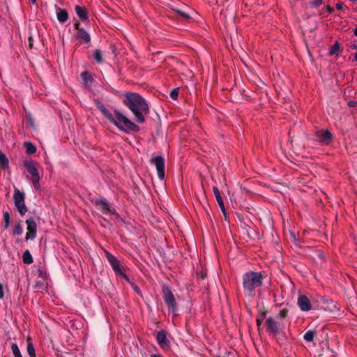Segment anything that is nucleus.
Returning <instances> with one entry per match:
<instances>
[{
  "label": "nucleus",
  "mask_w": 357,
  "mask_h": 357,
  "mask_svg": "<svg viewBox=\"0 0 357 357\" xmlns=\"http://www.w3.org/2000/svg\"><path fill=\"white\" fill-rule=\"evenodd\" d=\"M123 103L132 112L137 122L144 123V115L149 114V107L140 95L136 93H126Z\"/></svg>",
  "instance_id": "1"
},
{
  "label": "nucleus",
  "mask_w": 357,
  "mask_h": 357,
  "mask_svg": "<svg viewBox=\"0 0 357 357\" xmlns=\"http://www.w3.org/2000/svg\"><path fill=\"white\" fill-rule=\"evenodd\" d=\"M98 108L103 115L121 131L128 132L129 131H138L139 130L138 126L129 120L119 111L110 112L103 105Z\"/></svg>",
  "instance_id": "2"
},
{
  "label": "nucleus",
  "mask_w": 357,
  "mask_h": 357,
  "mask_svg": "<svg viewBox=\"0 0 357 357\" xmlns=\"http://www.w3.org/2000/svg\"><path fill=\"white\" fill-rule=\"evenodd\" d=\"M264 277L259 272L250 271L243 275V288L245 294L252 295L254 291L261 286Z\"/></svg>",
  "instance_id": "3"
},
{
  "label": "nucleus",
  "mask_w": 357,
  "mask_h": 357,
  "mask_svg": "<svg viewBox=\"0 0 357 357\" xmlns=\"http://www.w3.org/2000/svg\"><path fill=\"white\" fill-rule=\"evenodd\" d=\"M24 166L29 174L31 176V181L33 188L37 190H40V176L38 170V164L33 160H30L24 162Z\"/></svg>",
  "instance_id": "4"
},
{
  "label": "nucleus",
  "mask_w": 357,
  "mask_h": 357,
  "mask_svg": "<svg viewBox=\"0 0 357 357\" xmlns=\"http://www.w3.org/2000/svg\"><path fill=\"white\" fill-rule=\"evenodd\" d=\"M162 294L169 312L174 316H176L177 303L171 289L169 287L164 285L162 287Z\"/></svg>",
  "instance_id": "5"
},
{
  "label": "nucleus",
  "mask_w": 357,
  "mask_h": 357,
  "mask_svg": "<svg viewBox=\"0 0 357 357\" xmlns=\"http://www.w3.org/2000/svg\"><path fill=\"white\" fill-rule=\"evenodd\" d=\"M14 203L17 211L21 215H24L27 211V208L24 204V194L17 189L14 191Z\"/></svg>",
  "instance_id": "6"
},
{
  "label": "nucleus",
  "mask_w": 357,
  "mask_h": 357,
  "mask_svg": "<svg viewBox=\"0 0 357 357\" xmlns=\"http://www.w3.org/2000/svg\"><path fill=\"white\" fill-rule=\"evenodd\" d=\"M105 256L114 271L116 273L122 275L127 281H129L128 276L126 275L123 271V267L121 265L120 261L116 259V257L109 252H105Z\"/></svg>",
  "instance_id": "7"
},
{
  "label": "nucleus",
  "mask_w": 357,
  "mask_h": 357,
  "mask_svg": "<svg viewBox=\"0 0 357 357\" xmlns=\"http://www.w3.org/2000/svg\"><path fill=\"white\" fill-rule=\"evenodd\" d=\"M151 163H153L157 169L158 176L160 180L162 181L165 178V160L162 156H156L151 158Z\"/></svg>",
  "instance_id": "8"
},
{
  "label": "nucleus",
  "mask_w": 357,
  "mask_h": 357,
  "mask_svg": "<svg viewBox=\"0 0 357 357\" xmlns=\"http://www.w3.org/2000/svg\"><path fill=\"white\" fill-rule=\"evenodd\" d=\"M332 138L333 135L328 130H317L314 134V139L322 144H328Z\"/></svg>",
  "instance_id": "9"
},
{
  "label": "nucleus",
  "mask_w": 357,
  "mask_h": 357,
  "mask_svg": "<svg viewBox=\"0 0 357 357\" xmlns=\"http://www.w3.org/2000/svg\"><path fill=\"white\" fill-rule=\"evenodd\" d=\"M26 223L27 225V232L26 234V241L33 240L36 236V223L33 218H31L26 220Z\"/></svg>",
  "instance_id": "10"
},
{
  "label": "nucleus",
  "mask_w": 357,
  "mask_h": 357,
  "mask_svg": "<svg viewBox=\"0 0 357 357\" xmlns=\"http://www.w3.org/2000/svg\"><path fill=\"white\" fill-rule=\"evenodd\" d=\"M265 326L266 328V331L268 333L273 335H277L279 333L278 325L276 321L272 318L268 317L266 320Z\"/></svg>",
  "instance_id": "11"
},
{
  "label": "nucleus",
  "mask_w": 357,
  "mask_h": 357,
  "mask_svg": "<svg viewBox=\"0 0 357 357\" xmlns=\"http://www.w3.org/2000/svg\"><path fill=\"white\" fill-rule=\"evenodd\" d=\"M97 204L100 206L99 208L104 214L108 215L116 213L115 209L109 206L106 199H100L97 202Z\"/></svg>",
  "instance_id": "12"
},
{
  "label": "nucleus",
  "mask_w": 357,
  "mask_h": 357,
  "mask_svg": "<svg viewBox=\"0 0 357 357\" xmlns=\"http://www.w3.org/2000/svg\"><path fill=\"white\" fill-rule=\"evenodd\" d=\"M298 305L302 311L307 312L312 309L310 299L305 295H301L298 298Z\"/></svg>",
  "instance_id": "13"
},
{
  "label": "nucleus",
  "mask_w": 357,
  "mask_h": 357,
  "mask_svg": "<svg viewBox=\"0 0 357 357\" xmlns=\"http://www.w3.org/2000/svg\"><path fill=\"white\" fill-rule=\"evenodd\" d=\"M75 37L84 43H88L91 40L89 33L87 31H86L84 29L77 31L75 34Z\"/></svg>",
  "instance_id": "14"
},
{
  "label": "nucleus",
  "mask_w": 357,
  "mask_h": 357,
  "mask_svg": "<svg viewBox=\"0 0 357 357\" xmlns=\"http://www.w3.org/2000/svg\"><path fill=\"white\" fill-rule=\"evenodd\" d=\"M156 338L158 344L161 348H165L168 346V340L165 331H160L158 332Z\"/></svg>",
  "instance_id": "15"
},
{
  "label": "nucleus",
  "mask_w": 357,
  "mask_h": 357,
  "mask_svg": "<svg viewBox=\"0 0 357 357\" xmlns=\"http://www.w3.org/2000/svg\"><path fill=\"white\" fill-rule=\"evenodd\" d=\"M213 192L214 196L215 197V199L218 204V206L221 208L222 212L225 215L226 213H225V205H224V202L222 199L220 190H218V188L217 187L214 186V187H213Z\"/></svg>",
  "instance_id": "16"
},
{
  "label": "nucleus",
  "mask_w": 357,
  "mask_h": 357,
  "mask_svg": "<svg viewBox=\"0 0 357 357\" xmlns=\"http://www.w3.org/2000/svg\"><path fill=\"white\" fill-rule=\"evenodd\" d=\"M56 17L59 22L65 23L68 19V13L66 10L58 8L56 9Z\"/></svg>",
  "instance_id": "17"
},
{
  "label": "nucleus",
  "mask_w": 357,
  "mask_h": 357,
  "mask_svg": "<svg viewBox=\"0 0 357 357\" xmlns=\"http://www.w3.org/2000/svg\"><path fill=\"white\" fill-rule=\"evenodd\" d=\"M75 13L82 20H88V14L86 12V10L81 7L79 6H76L75 8Z\"/></svg>",
  "instance_id": "18"
},
{
  "label": "nucleus",
  "mask_w": 357,
  "mask_h": 357,
  "mask_svg": "<svg viewBox=\"0 0 357 357\" xmlns=\"http://www.w3.org/2000/svg\"><path fill=\"white\" fill-rule=\"evenodd\" d=\"M81 78L85 86H89V84L93 82L92 76L86 71L82 72L81 73Z\"/></svg>",
  "instance_id": "19"
},
{
  "label": "nucleus",
  "mask_w": 357,
  "mask_h": 357,
  "mask_svg": "<svg viewBox=\"0 0 357 357\" xmlns=\"http://www.w3.org/2000/svg\"><path fill=\"white\" fill-rule=\"evenodd\" d=\"M316 336L317 332L315 331L310 330L305 333L303 337L306 342H312Z\"/></svg>",
  "instance_id": "20"
},
{
  "label": "nucleus",
  "mask_w": 357,
  "mask_h": 357,
  "mask_svg": "<svg viewBox=\"0 0 357 357\" xmlns=\"http://www.w3.org/2000/svg\"><path fill=\"white\" fill-rule=\"evenodd\" d=\"M22 260L24 264H30L33 262V257L29 250L24 252L22 255Z\"/></svg>",
  "instance_id": "21"
},
{
  "label": "nucleus",
  "mask_w": 357,
  "mask_h": 357,
  "mask_svg": "<svg viewBox=\"0 0 357 357\" xmlns=\"http://www.w3.org/2000/svg\"><path fill=\"white\" fill-rule=\"evenodd\" d=\"M340 47L338 42H335L330 48V55H338L340 53Z\"/></svg>",
  "instance_id": "22"
},
{
  "label": "nucleus",
  "mask_w": 357,
  "mask_h": 357,
  "mask_svg": "<svg viewBox=\"0 0 357 357\" xmlns=\"http://www.w3.org/2000/svg\"><path fill=\"white\" fill-rule=\"evenodd\" d=\"M23 233V228L20 222L15 225L13 229V236H20Z\"/></svg>",
  "instance_id": "23"
},
{
  "label": "nucleus",
  "mask_w": 357,
  "mask_h": 357,
  "mask_svg": "<svg viewBox=\"0 0 357 357\" xmlns=\"http://www.w3.org/2000/svg\"><path fill=\"white\" fill-rule=\"evenodd\" d=\"M24 147L29 154H33L36 152V146L31 142H24Z\"/></svg>",
  "instance_id": "24"
},
{
  "label": "nucleus",
  "mask_w": 357,
  "mask_h": 357,
  "mask_svg": "<svg viewBox=\"0 0 357 357\" xmlns=\"http://www.w3.org/2000/svg\"><path fill=\"white\" fill-rule=\"evenodd\" d=\"M4 228L7 229L10 227V216L8 211L3 212Z\"/></svg>",
  "instance_id": "25"
},
{
  "label": "nucleus",
  "mask_w": 357,
  "mask_h": 357,
  "mask_svg": "<svg viewBox=\"0 0 357 357\" xmlns=\"http://www.w3.org/2000/svg\"><path fill=\"white\" fill-rule=\"evenodd\" d=\"M26 350L30 357H36L35 349L31 342L28 340Z\"/></svg>",
  "instance_id": "26"
},
{
  "label": "nucleus",
  "mask_w": 357,
  "mask_h": 357,
  "mask_svg": "<svg viewBox=\"0 0 357 357\" xmlns=\"http://www.w3.org/2000/svg\"><path fill=\"white\" fill-rule=\"evenodd\" d=\"M0 166L7 167L8 166V160L5 154L0 151Z\"/></svg>",
  "instance_id": "27"
},
{
  "label": "nucleus",
  "mask_w": 357,
  "mask_h": 357,
  "mask_svg": "<svg viewBox=\"0 0 357 357\" xmlns=\"http://www.w3.org/2000/svg\"><path fill=\"white\" fill-rule=\"evenodd\" d=\"M11 350L15 357H22L17 344L13 343L11 344Z\"/></svg>",
  "instance_id": "28"
},
{
  "label": "nucleus",
  "mask_w": 357,
  "mask_h": 357,
  "mask_svg": "<svg viewBox=\"0 0 357 357\" xmlns=\"http://www.w3.org/2000/svg\"><path fill=\"white\" fill-rule=\"evenodd\" d=\"M93 58L98 63L102 61L101 52L99 50H96L93 53Z\"/></svg>",
  "instance_id": "29"
},
{
  "label": "nucleus",
  "mask_w": 357,
  "mask_h": 357,
  "mask_svg": "<svg viewBox=\"0 0 357 357\" xmlns=\"http://www.w3.org/2000/svg\"><path fill=\"white\" fill-rule=\"evenodd\" d=\"M170 97L173 100H176L178 96V89H174L170 92Z\"/></svg>",
  "instance_id": "30"
},
{
  "label": "nucleus",
  "mask_w": 357,
  "mask_h": 357,
  "mask_svg": "<svg viewBox=\"0 0 357 357\" xmlns=\"http://www.w3.org/2000/svg\"><path fill=\"white\" fill-rule=\"evenodd\" d=\"M176 12L179 14L182 17L185 18V19H189L190 18V15L185 13V12H183L180 10H176Z\"/></svg>",
  "instance_id": "31"
},
{
  "label": "nucleus",
  "mask_w": 357,
  "mask_h": 357,
  "mask_svg": "<svg viewBox=\"0 0 357 357\" xmlns=\"http://www.w3.org/2000/svg\"><path fill=\"white\" fill-rule=\"evenodd\" d=\"M287 314V310L286 309H282L279 312V316L280 317H285Z\"/></svg>",
  "instance_id": "32"
},
{
  "label": "nucleus",
  "mask_w": 357,
  "mask_h": 357,
  "mask_svg": "<svg viewBox=\"0 0 357 357\" xmlns=\"http://www.w3.org/2000/svg\"><path fill=\"white\" fill-rule=\"evenodd\" d=\"M4 297L3 286L0 283V299H3Z\"/></svg>",
  "instance_id": "33"
},
{
  "label": "nucleus",
  "mask_w": 357,
  "mask_h": 357,
  "mask_svg": "<svg viewBox=\"0 0 357 357\" xmlns=\"http://www.w3.org/2000/svg\"><path fill=\"white\" fill-rule=\"evenodd\" d=\"M323 3V0H314L313 4L315 7H318Z\"/></svg>",
  "instance_id": "34"
},
{
  "label": "nucleus",
  "mask_w": 357,
  "mask_h": 357,
  "mask_svg": "<svg viewBox=\"0 0 357 357\" xmlns=\"http://www.w3.org/2000/svg\"><path fill=\"white\" fill-rule=\"evenodd\" d=\"M344 7V3L342 2H338L336 3V8L337 10H342Z\"/></svg>",
  "instance_id": "35"
},
{
  "label": "nucleus",
  "mask_w": 357,
  "mask_h": 357,
  "mask_svg": "<svg viewBox=\"0 0 357 357\" xmlns=\"http://www.w3.org/2000/svg\"><path fill=\"white\" fill-rule=\"evenodd\" d=\"M79 26H80L79 22H77L75 23L74 27H75V29L77 30V31H78L80 29H83L82 28H80Z\"/></svg>",
  "instance_id": "36"
},
{
  "label": "nucleus",
  "mask_w": 357,
  "mask_h": 357,
  "mask_svg": "<svg viewBox=\"0 0 357 357\" xmlns=\"http://www.w3.org/2000/svg\"><path fill=\"white\" fill-rule=\"evenodd\" d=\"M132 287L133 289L135 291V292H137V294L140 293V289L137 285H135V284H132Z\"/></svg>",
  "instance_id": "37"
},
{
  "label": "nucleus",
  "mask_w": 357,
  "mask_h": 357,
  "mask_svg": "<svg viewBox=\"0 0 357 357\" xmlns=\"http://www.w3.org/2000/svg\"><path fill=\"white\" fill-rule=\"evenodd\" d=\"M326 10H327L328 13H333V10H334V9H333L332 7H331L330 6H327L326 7Z\"/></svg>",
  "instance_id": "38"
},
{
  "label": "nucleus",
  "mask_w": 357,
  "mask_h": 357,
  "mask_svg": "<svg viewBox=\"0 0 357 357\" xmlns=\"http://www.w3.org/2000/svg\"><path fill=\"white\" fill-rule=\"evenodd\" d=\"M43 286V284L41 282H37L36 284V288L39 289Z\"/></svg>",
  "instance_id": "39"
},
{
  "label": "nucleus",
  "mask_w": 357,
  "mask_h": 357,
  "mask_svg": "<svg viewBox=\"0 0 357 357\" xmlns=\"http://www.w3.org/2000/svg\"><path fill=\"white\" fill-rule=\"evenodd\" d=\"M350 48L352 49V50H356V49H357V45L352 44V45H350Z\"/></svg>",
  "instance_id": "40"
},
{
  "label": "nucleus",
  "mask_w": 357,
  "mask_h": 357,
  "mask_svg": "<svg viewBox=\"0 0 357 357\" xmlns=\"http://www.w3.org/2000/svg\"><path fill=\"white\" fill-rule=\"evenodd\" d=\"M262 323V321L260 319H257V326H259Z\"/></svg>",
  "instance_id": "41"
},
{
  "label": "nucleus",
  "mask_w": 357,
  "mask_h": 357,
  "mask_svg": "<svg viewBox=\"0 0 357 357\" xmlns=\"http://www.w3.org/2000/svg\"><path fill=\"white\" fill-rule=\"evenodd\" d=\"M151 357H162V356L160 355H157V354H151Z\"/></svg>",
  "instance_id": "42"
},
{
  "label": "nucleus",
  "mask_w": 357,
  "mask_h": 357,
  "mask_svg": "<svg viewBox=\"0 0 357 357\" xmlns=\"http://www.w3.org/2000/svg\"><path fill=\"white\" fill-rule=\"evenodd\" d=\"M354 36H357V26L354 30Z\"/></svg>",
  "instance_id": "43"
},
{
  "label": "nucleus",
  "mask_w": 357,
  "mask_h": 357,
  "mask_svg": "<svg viewBox=\"0 0 357 357\" xmlns=\"http://www.w3.org/2000/svg\"><path fill=\"white\" fill-rule=\"evenodd\" d=\"M36 0H29V2L32 4H34L36 3Z\"/></svg>",
  "instance_id": "44"
},
{
  "label": "nucleus",
  "mask_w": 357,
  "mask_h": 357,
  "mask_svg": "<svg viewBox=\"0 0 357 357\" xmlns=\"http://www.w3.org/2000/svg\"><path fill=\"white\" fill-rule=\"evenodd\" d=\"M354 60L355 61H357V53H356V54H355V55H354Z\"/></svg>",
  "instance_id": "45"
},
{
  "label": "nucleus",
  "mask_w": 357,
  "mask_h": 357,
  "mask_svg": "<svg viewBox=\"0 0 357 357\" xmlns=\"http://www.w3.org/2000/svg\"><path fill=\"white\" fill-rule=\"evenodd\" d=\"M349 106H354V102H352V101H350V102H349Z\"/></svg>",
  "instance_id": "46"
}]
</instances>
